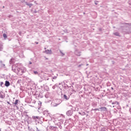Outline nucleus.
<instances>
[{"label":"nucleus","instance_id":"nucleus-1","mask_svg":"<svg viewBox=\"0 0 131 131\" xmlns=\"http://www.w3.org/2000/svg\"><path fill=\"white\" fill-rule=\"evenodd\" d=\"M12 70L15 73H19L20 71L22 72V70L18 68V64H13L12 66Z\"/></svg>","mask_w":131,"mask_h":131},{"label":"nucleus","instance_id":"nucleus-2","mask_svg":"<svg viewBox=\"0 0 131 131\" xmlns=\"http://www.w3.org/2000/svg\"><path fill=\"white\" fill-rule=\"evenodd\" d=\"M66 114L67 116H72V114H73V111L72 110V108L71 110H69L67 112Z\"/></svg>","mask_w":131,"mask_h":131},{"label":"nucleus","instance_id":"nucleus-3","mask_svg":"<svg viewBox=\"0 0 131 131\" xmlns=\"http://www.w3.org/2000/svg\"><path fill=\"white\" fill-rule=\"evenodd\" d=\"M99 111H101V112H106V111H107V107H101L99 108Z\"/></svg>","mask_w":131,"mask_h":131},{"label":"nucleus","instance_id":"nucleus-4","mask_svg":"<svg viewBox=\"0 0 131 131\" xmlns=\"http://www.w3.org/2000/svg\"><path fill=\"white\" fill-rule=\"evenodd\" d=\"M32 118H33V119H34V120H35V121H37V120H39V116H33L32 117Z\"/></svg>","mask_w":131,"mask_h":131},{"label":"nucleus","instance_id":"nucleus-5","mask_svg":"<svg viewBox=\"0 0 131 131\" xmlns=\"http://www.w3.org/2000/svg\"><path fill=\"white\" fill-rule=\"evenodd\" d=\"M5 94L3 92H0V98L1 99H5Z\"/></svg>","mask_w":131,"mask_h":131},{"label":"nucleus","instance_id":"nucleus-6","mask_svg":"<svg viewBox=\"0 0 131 131\" xmlns=\"http://www.w3.org/2000/svg\"><path fill=\"white\" fill-rule=\"evenodd\" d=\"M81 53V52H79L77 50H76L75 51V55H76V56H80L81 55V54H80Z\"/></svg>","mask_w":131,"mask_h":131},{"label":"nucleus","instance_id":"nucleus-7","mask_svg":"<svg viewBox=\"0 0 131 131\" xmlns=\"http://www.w3.org/2000/svg\"><path fill=\"white\" fill-rule=\"evenodd\" d=\"M43 115H45V116H49L50 115V114L48 112V111H45L43 113Z\"/></svg>","mask_w":131,"mask_h":131},{"label":"nucleus","instance_id":"nucleus-8","mask_svg":"<svg viewBox=\"0 0 131 131\" xmlns=\"http://www.w3.org/2000/svg\"><path fill=\"white\" fill-rule=\"evenodd\" d=\"M5 86H10V82L9 81H6L5 83Z\"/></svg>","mask_w":131,"mask_h":131},{"label":"nucleus","instance_id":"nucleus-9","mask_svg":"<svg viewBox=\"0 0 131 131\" xmlns=\"http://www.w3.org/2000/svg\"><path fill=\"white\" fill-rule=\"evenodd\" d=\"M10 64H13V63H15V59L11 58L9 61Z\"/></svg>","mask_w":131,"mask_h":131},{"label":"nucleus","instance_id":"nucleus-10","mask_svg":"<svg viewBox=\"0 0 131 131\" xmlns=\"http://www.w3.org/2000/svg\"><path fill=\"white\" fill-rule=\"evenodd\" d=\"M45 53L46 54H52V50H47L45 51Z\"/></svg>","mask_w":131,"mask_h":131},{"label":"nucleus","instance_id":"nucleus-11","mask_svg":"<svg viewBox=\"0 0 131 131\" xmlns=\"http://www.w3.org/2000/svg\"><path fill=\"white\" fill-rule=\"evenodd\" d=\"M69 96H67L65 94L63 95V99H65L66 100H69Z\"/></svg>","mask_w":131,"mask_h":131},{"label":"nucleus","instance_id":"nucleus-12","mask_svg":"<svg viewBox=\"0 0 131 131\" xmlns=\"http://www.w3.org/2000/svg\"><path fill=\"white\" fill-rule=\"evenodd\" d=\"M26 5H27V6H29V8H31L32 6H33L32 4H29L27 2H26Z\"/></svg>","mask_w":131,"mask_h":131},{"label":"nucleus","instance_id":"nucleus-13","mask_svg":"<svg viewBox=\"0 0 131 131\" xmlns=\"http://www.w3.org/2000/svg\"><path fill=\"white\" fill-rule=\"evenodd\" d=\"M18 102H19V100L16 99L15 101V102L14 103V104H15V105H18Z\"/></svg>","mask_w":131,"mask_h":131},{"label":"nucleus","instance_id":"nucleus-14","mask_svg":"<svg viewBox=\"0 0 131 131\" xmlns=\"http://www.w3.org/2000/svg\"><path fill=\"white\" fill-rule=\"evenodd\" d=\"M114 34L116 35V36H119V33L118 32L114 33Z\"/></svg>","mask_w":131,"mask_h":131},{"label":"nucleus","instance_id":"nucleus-15","mask_svg":"<svg viewBox=\"0 0 131 131\" xmlns=\"http://www.w3.org/2000/svg\"><path fill=\"white\" fill-rule=\"evenodd\" d=\"M115 104H117V105H119V103H118V102L117 101L112 102L113 105H114Z\"/></svg>","mask_w":131,"mask_h":131},{"label":"nucleus","instance_id":"nucleus-16","mask_svg":"<svg viewBox=\"0 0 131 131\" xmlns=\"http://www.w3.org/2000/svg\"><path fill=\"white\" fill-rule=\"evenodd\" d=\"M92 110L94 111H100V108H95V109H92Z\"/></svg>","mask_w":131,"mask_h":131},{"label":"nucleus","instance_id":"nucleus-17","mask_svg":"<svg viewBox=\"0 0 131 131\" xmlns=\"http://www.w3.org/2000/svg\"><path fill=\"white\" fill-rule=\"evenodd\" d=\"M60 54H61V56L63 57V56H65V54H64L63 52H62V51H59Z\"/></svg>","mask_w":131,"mask_h":131},{"label":"nucleus","instance_id":"nucleus-18","mask_svg":"<svg viewBox=\"0 0 131 131\" xmlns=\"http://www.w3.org/2000/svg\"><path fill=\"white\" fill-rule=\"evenodd\" d=\"M92 105L93 107H97V103H95V102H93L92 103Z\"/></svg>","mask_w":131,"mask_h":131},{"label":"nucleus","instance_id":"nucleus-19","mask_svg":"<svg viewBox=\"0 0 131 131\" xmlns=\"http://www.w3.org/2000/svg\"><path fill=\"white\" fill-rule=\"evenodd\" d=\"M1 67H4V68H6V65L4 63H1Z\"/></svg>","mask_w":131,"mask_h":131},{"label":"nucleus","instance_id":"nucleus-20","mask_svg":"<svg viewBox=\"0 0 131 131\" xmlns=\"http://www.w3.org/2000/svg\"><path fill=\"white\" fill-rule=\"evenodd\" d=\"M3 37H4V38H7V34L6 33H4Z\"/></svg>","mask_w":131,"mask_h":131},{"label":"nucleus","instance_id":"nucleus-21","mask_svg":"<svg viewBox=\"0 0 131 131\" xmlns=\"http://www.w3.org/2000/svg\"><path fill=\"white\" fill-rule=\"evenodd\" d=\"M3 51V46L0 45V51Z\"/></svg>","mask_w":131,"mask_h":131},{"label":"nucleus","instance_id":"nucleus-22","mask_svg":"<svg viewBox=\"0 0 131 131\" xmlns=\"http://www.w3.org/2000/svg\"><path fill=\"white\" fill-rule=\"evenodd\" d=\"M34 74H38V72L37 71H34Z\"/></svg>","mask_w":131,"mask_h":131},{"label":"nucleus","instance_id":"nucleus-23","mask_svg":"<svg viewBox=\"0 0 131 131\" xmlns=\"http://www.w3.org/2000/svg\"><path fill=\"white\" fill-rule=\"evenodd\" d=\"M3 84H4V82H1L0 84L1 86H3Z\"/></svg>","mask_w":131,"mask_h":131},{"label":"nucleus","instance_id":"nucleus-24","mask_svg":"<svg viewBox=\"0 0 131 131\" xmlns=\"http://www.w3.org/2000/svg\"><path fill=\"white\" fill-rule=\"evenodd\" d=\"M38 105L39 106H41V102L39 101Z\"/></svg>","mask_w":131,"mask_h":131},{"label":"nucleus","instance_id":"nucleus-25","mask_svg":"<svg viewBox=\"0 0 131 131\" xmlns=\"http://www.w3.org/2000/svg\"><path fill=\"white\" fill-rule=\"evenodd\" d=\"M53 79H57V76H54L53 77Z\"/></svg>","mask_w":131,"mask_h":131},{"label":"nucleus","instance_id":"nucleus-26","mask_svg":"<svg viewBox=\"0 0 131 131\" xmlns=\"http://www.w3.org/2000/svg\"><path fill=\"white\" fill-rule=\"evenodd\" d=\"M52 89H53V90H55V89H56V85L53 86Z\"/></svg>","mask_w":131,"mask_h":131},{"label":"nucleus","instance_id":"nucleus-27","mask_svg":"<svg viewBox=\"0 0 131 131\" xmlns=\"http://www.w3.org/2000/svg\"><path fill=\"white\" fill-rule=\"evenodd\" d=\"M81 115H85V112L82 113Z\"/></svg>","mask_w":131,"mask_h":131},{"label":"nucleus","instance_id":"nucleus-28","mask_svg":"<svg viewBox=\"0 0 131 131\" xmlns=\"http://www.w3.org/2000/svg\"><path fill=\"white\" fill-rule=\"evenodd\" d=\"M36 131H40V130H39V129H38V128H37V127H36Z\"/></svg>","mask_w":131,"mask_h":131},{"label":"nucleus","instance_id":"nucleus-29","mask_svg":"<svg viewBox=\"0 0 131 131\" xmlns=\"http://www.w3.org/2000/svg\"><path fill=\"white\" fill-rule=\"evenodd\" d=\"M81 66H82V64H79V65L78 66V67H81Z\"/></svg>","mask_w":131,"mask_h":131},{"label":"nucleus","instance_id":"nucleus-30","mask_svg":"<svg viewBox=\"0 0 131 131\" xmlns=\"http://www.w3.org/2000/svg\"><path fill=\"white\" fill-rule=\"evenodd\" d=\"M29 64H30V65H31V64H32V62L31 61H30Z\"/></svg>","mask_w":131,"mask_h":131},{"label":"nucleus","instance_id":"nucleus-31","mask_svg":"<svg viewBox=\"0 0 131 131\" xmlns=\"http://www.w3.org/2000/svg\"><path fill=\"white\" fill-rule=\"evenodd\" d=\"M0 63H1V64H3V61L1 60Z\"/></svg>","mask_w":131,"mask_h":131},{"label":"nucleus","instance_id":"nucleus-32","mask_svg":"<svg viewBox=\"0 0 131 131\" xmlns=\"http://www.w3.org/2000/svg\"><path fill=\"white\" fill-rule=\"evenodd\" d=\"M82 113H80V112H79V114H80V115H81Z\"/></svg>","mask_w":131,"mask_h":131},{"label":"nucleus","instance_id":"nucleus-33","mask_svg":"<svg viewBox=\"0 0 131 131\" xmlns=\"http://www.w3.org/2000/svg\"><path fill=\"white\" fill-rule=\"evenodd\" d=\"M126 25H130L129 24H125Z\"/></svg>","mask_w":131,"mask_h":131},{"label":"nucleus","instance_id":"nucleus-34","mask_svg":"<svg viewBox=\"0 0 131 131\" xmlns=\"http://www.w3.org/2000/svg\"><path fill=\"white\" fill-rule=\"evenodd\" d=\"M7 103L10 104V102L7 101Z\"/></svg>","mask_w":131,"mask_h":131},{"label":"nucleus","instance_id":"nucleus-35","mask_svg":"<svg viewBox=\"0 0 131 131\" xmlns=\"http://www.w3.org/2000/svg\"><path fill=\"white\" fill-rule=\"evenodd\" d=\"M36 45H38V42H36Z\"/></svg>","mask_w":131,"mask_h":131},{"label":"nucleus","instance_id":"nucleus-36","mask_svg":"<svg viewBox=\"0 0 131 131\" xmlns=\"http://www.w3.org/2000/svg\"><path fill=\"white\" fill-rule=\"evenodd\" d=\"M19 81H20V80H18V81H17V83H19Z\"/></svg>","mask_w":131,"mask_h":131},{"label":"nucleus","instance_id":"nucleus-37","mask_svg":"<svg viewBox=\"0 0 131 131\" xmlns=\"http://www.w3.org/2000/svg\"><path fill=\"white\" fill-rule=\"evenodd\" d=\"M86 66H89V64H86Z\"/></svg>","mask_w":131,"mask_h":131},{"label":"nucleus","instance_id":"nucleus-38","mask_svg":"<svg viewBox=\"0 0 131 131\" xmlns=\"http://www.w3.org/2000/svg\"><path fill=\"white\" fill-rule=\"evenodd\" d=\"M19 34H21V32H19Z\"/></svg>","mask_w":131,"mask_h":131},{"label":"nucleus","instance_id":"nucleus-39","mask_svg":"<svg viewBox=\"0 0 131 131\" xmlns=\"http://www.w3.org/2000/svg\"><path fill=\"white\" fill-rule=\"evenodd\" d=\"M95 5H98V4H97V3H95Z\"/></svg>","mask_w":131,"mask_h":131},{"label":"nucleus","instance_id":"nucleus-40","mask_svg":"<svg viewBox=\"0 0 131 131\" xmlns=\"http://www.w3.org/2000/svg\"><path fill=\"white\" fill-rule=\"evenodd\" d=\"M47 80H49V78L47 79Z\"/></svg>","mask_w":131,"mask_h":131},{"label":"nucleus","instance_id":"nucleus-41","mask_svg":"<svg viewBox=\"0 0 131 131\" xmlns=\"http://www.w3.org/2000/svg\"><path fill=\"white\" fill-rule=\"evenodd\" d=\"M129 111H130V108H129Z\"/></svg>","mask_w":131,"mask_h":131},{"label":"nucleus","instance_id":"nucleus-42","mask_svg":"<svg viewBox=\"0 0 131 131\" xmlns=\"http://www.w3.org/2000/svg\"><path fill=\"white\" fill-rule=\"evenodd\" d=\"M3 8H5V6H3Z\"/></svg>","mask_w":131,"mask_h":131},{"label":"nucleus","instance_id":"nucleus-43","mask_svg":"<svg viewBox=\"0 0 131 131\" xmlns=\"http://www.w3.org/2000/svg\"><path fill=\"white\" fill-rule=\"evenodd\" d=\"M103 131H106V130H103Z\"/></svg>","mask_w":131,"mask_h":131},{"label":"nucleus","instance_id":"nucleus-44","mask_svg":"<svg viewBox=\"0 0 131 131\" xmlns=\"http://www.w3.org/2000/svg\"><path fill=\"white\" fill-rule=\"evenodd\" d=\"M52 81H54V80H52Z\"/></svg>","mask_w":131,"mask_h":131}]
</instances>
